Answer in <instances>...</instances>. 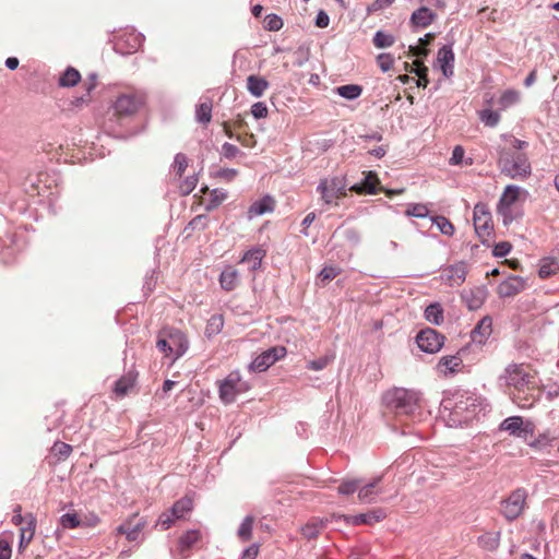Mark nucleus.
<instances>
[{"label": "nucleus", "instance_id": "nucleus-1", "mask_svg": "<svg viewBox=\"0 0 559 559\" xmlns=\"http://www.w3.org/2000/svg\"><path fill=\"white\" fill-rule=\"evenodd\" d=\"M506 384L510 389L513 402L521 408L533 406L537 400L536 371L528 366L510 365L506 369Z\"/></svg>", "mask_w": 559, "mask_h": 559}, {"label": "nucleus", "instance_id": "nucleus-2", "mask_svg": "<svg viewBox=\"0 0 559 559\" xmlns=\"http://www.w3.org/2000/svg\"><path fill=\"white\" fill-rule=\"evenodd\" d=\"M501 139L506 142V145L498 151V165L501 173L512 179H524L528 177L532 170L531 163L526 154L520 152L525 150L528 143L511 134H503Z\"/></svg>", "mask_w": 559, "mask_h": 559}, {"label": "nucleus", "instance_id": "nucleus-3", "mask_svg": "<svg viewBox=\"0 0 559 559\" xmlns=\"http://www.w3.org/2000/svg\"><path fill=\"white\" fill-rule=\"evenodd\" d=\"M388 406L394 411L397 416H413L419 408V396L416 392L405 389H395L393 392L388 393Z\"/></svg>", "mask_w": 559, "mask_h": 559}, {"label": "nucleus", "instance_id": "nucleus-4", "mask_svg": "<svg viewBox=\"0 0 559 559\" xmlns=\"http://www.w3.org/2000/svg\"><path fill=\"white\" fill-rule=\"evenodd\" d=\"M218 395L224 404H231L237 396L250 390V384L243 381L239 371H231L226 378L217 382Z\"/></svg>", "mask_w": 559, "mask_h": 559}, {"label": "nucleus", "instance_id": "nucleus-5", "mask_svg": "<svg viewBox=\"0 0 559 559\" xmlns=\"http://www.w3.org/2000/svg\"><path fill=\"white\" fill-rule=\"evenodd\" d=\"M317 191L321 200L328 205H338V201L346 197L347 183L344 177L334 176L320 180Z\"/></svg>", "mask_w": 559, "mask_h": 559}, {"label": "nucleus", "instance_id": "nucleus-6", "mask_svg": "<svg viewBox=\"0 0 559 559\" xmlns=\"http://www.w3.org/2000/svg\"><path fill=\"white\" fill-rule=\"evenodd\" d=\"M145 99L141 92L121 94L114 104V114L119 119L131 117L145 105Z\"/></svg>", "mask_w": 559, "mask_h": 559}, {"label": "nucleus", "instance_id": "nucleus-7", "mask_svg": "<svg viewBox=\"0 0 559 559\" xmlns=\"http://www.w3.org/2000/svg\"><path fill=\"white\" fill-rule=\"evenodd\" d=\"M527 491L518 488L501 501V513L508 521L518 519L526 508Z\"/></svg>", "mask_w": 559, "mask_h": 559}, {"label": "nucleus", "instance_id": "nucleus-8", "mask_svg": "<svg viewBox=\"0 0 559 559\" xmlns=\"http://www.w3.org/2000/svg\"><path fill=\"white\" fill-rule=\"evenodd\" d=\"M473 221L476 234L481 242H485L493 231L491 214L486 204L478 203L475 205Z\"/></svg>", "mask_w": 559, "mask_h": 559}, {"label": "nucleus", "instance_id": "nucleus-9", "mask_svg": "<svg viewBox=\"0 0 559 559\" xmlns=\"http://www.w3.org/2000/svg\"><path fill=\"white\" fill-rule=\"evenodd\" d=\"M533 424L524 421L521 416H511L506 418L499 426L500 431H508L510 436L526 440L533 435Z\"/></svg>", "mask_w": 559, "mask_h": 559}, {"label": "nucleus", "instance_id": "nucleus-10", "mask_svg": "<svg viewBox=\"0 0 559 559\" xmlns=\"http://www.w3.org/2000/svg\"><path fill=\"white\" fill-rule=\"evenodd\" d=\"M418 347L426 353H437L444 343V336L433 329L420 331L416 337Z\"/></svg>", "mask_w": 559, "mask_h": 559}, {"label": "nucleus", "instance_id": "nucleus-11", "mask_svg": "<svg viewBox=\"0 0 559 559\" xmlns=\"http://www.w3.org/2000/svg\"><path fill=\"white\" fill-rule=\"evenodd\" d=\"M285 355V347H272L255 357V359L250 364V370L259 372L264 371Z\"/></svg>", "mask_w": 559, "mask_h": 559}, {"label": "nucleus", "instance_id": "nucleus-12", "mask_svg": "<svg viewBox=\"0 0 559 559\" xmlns=\"http://www.w3.org/2000/svg\"><path fill=\"white\" fill-rule=\"evenodd\" d=\"M467 267L464 262L445 266L441 271V280L449 286H461L466 278Z\"/></svg>", "mask_w": 559, "mask_h": 559}, {"label": "nucleus", "instance_id": "nucleus-13", "mask_svg": "<svg viewBox=\"0 0 559 559\" xmlns=\"http://www.w3.org/2000/svg\"><path fill=\"white\" fill-rule=\"evenodd\" d=\"M522 193L520 187L510 185L507 186L498 204V212L507 219L511 218V207L519 200Z\"/></svg>", "mask_w": 559, "mask_h": 559}, {"label": "nucleus", "instance_id": "nucleus-14", "mask_svg": "<svg viewBox=\"0 0 559 559\" xmlns=\"http://www.w3.org/2000/svg\"><path fill=\"white\" fill-rule=\"evenodd\" d=\"M145 524V521L138 519V515L134 514L120 526H118L117 532L118 534L126 535L128 540L135 542L140 538Z\"/></svg>", "mask_w": 559, "mask_h": 559}, {"label": "nucleus", "instance_id": "nucleus-15", "mask_svg": "<svg viewBox=\"0 0 559 559\" xmlns=\"http://www.w3.org/2000/svg\"><path fill=\"white\" fill-rule=\"evenodd\" d=\"M60 523L64 528L95 526L99 523V518L96 515H92L91 518L84 516V519H82L75 512H68L61 516Z\"/></svg>", "mask_w": 559, "mask_h": 559}, {"label": "nucleus", "instance_id": "nucleus-16", "mask_svg": "<svg viewBox=\"0 0 559 559\" xmlns=\"http://www.w3.org/2000/svg\"><path fill=\"white\" fill-rule=\"evenodd\" d=\"M166 336H168L171 350L176 357H180L188 349V340L183 332L173 328H165Z\"/></svg>", "mask_w": 559, "mask_h": 559}, {"label": "nucleus", "instance_id": "nucleus-17", "mask_svg": "<svg viewBox=\"0 0 559 559\" xmlns=\"http://www.w3.org/2000/svg\"><path fill=\"white\" fill-rule=\"evenodd\" d=\"M492 333V320L490 317H484L471 333V338L476 344H484Z\"/></svg>", "mask_w": 559, "mask_h": 559}, {"label": "nucleus", "instance_id": "nucleus-18", "mask_svg": "<svg viewBox=\"0 0 559 559\" xmlns=\"http://www.w3.org/2000/svg\"><path fill=\"white\" fill-rule=\"evenodd\" d=\"M138 374L130 371L121 376L114 385L112 392L117 399H122L133 389Z\"/></svg>", "mask_w": 559, "mask_h": 559}, {"label": "nucleus", "instance_id": "nucleus-19", "mask_svg": "<svg viewBox=\"0 0 559 559\" xmlns=\"http://www.w3.org/2000/svg\"><path fill=\"white\" fill-rule=\"evenodd\" d=\"M524 281L519 276H510L498 286V294L501 297H512L524 289Z\"/></svg>", "mask_w": 559, "mask_h": 559}, {"label": "nucleus", "instance_id": "nucleus-20", "mask_svg": "<svg viewBox=\"0 0 559 559\" xmlns=\"http://www.w3.org/2000/svg\"><path fill=\"white\" fill-rule=\"evenodd\" d=\"M142 45V38L138 34H124L116 41V48L122 53H132L136 51Z\"/></svg>", "mask_w": 559, "mask_h": 559}, {"label": "nucleus", "instance_id": "nucleus-21", "mask_svg": "<svg viewBox=\"0 0 559 559\" xmlns=\"http://www.w3.org/2000/svg\"><path fill=\"white\" fill-rule=\"evenodd\" d=\"M438 63L443 74L449 78L453 74L454 53L450 46H443L438 51Z\"/></svg>", "mask_w": 559, "mask_h": 559}, {"label": "nucleus", "instance_id": "nucleus-22", "mask_svg": "<svg viewBox=\"0 0 559 559\" xmlns=\"http://www.w3.org/2000/svg\"><path fill=\"white\" fill-rule=\"evenodd\" d=\"M436 16V13L429 8L420 7L413 12L411 23L417 27H427L435 21Z\"/></svg>", "mask_w": 559, "mask_h": 559}, {"label": "nucleus", "instance_id": "nucleus-23", "mask_svg": "<svg viewBox=\"0 0 559 559\" xmlns=\"http://www.w3.org/2000/svg\"><path fill=\"white\" fill-rule=\"evenodd\" d=\"M219 284L224 290L231 292L239 284V273L234 266H227L221 273Z\"/></svg>", "mask_w": 559, "mask_h": 559}, {"label": "nucleus", "instance_id": "nucleus-24", "mask_svg": "<svg viewBox=\"0 0 559 559\" xmlns=\"http://www.w3.org/2000/svg\"><path fill=\"white\" fill-rule=\"evenodd\" d=\"M275 209V201L273 198L266 195L262 198L261 200L254 202L249 207L248 214L249 217L263 215L265 213H271Z\"/></svg>", "mask_w": 559, "mask_h": 559}, {"label": "nucleus", "instance_id": "nucleus-25", "mask_svg": "<svg viewBox=\"0 0 559 559\" xmlns=\"http://www.w3.org/2000/svg\"><path fill=\"white\" fill-rule=\"evenodd\" d=\"M486 296L487 293L484 288L476 287L464 295V300L469 310H477L483 306Z\"/></svg>", "mask_w": 559, "mask_h": 559}, {"label": "nucleus", "instance_id": "nucleus-26", "mask_svg": "<svg viewBox=\"0 0 559 559\" xmlns=\"http://www.w3.org/2000/svg\"><path fill=\"white\" fill-rule=\"evenodd\" d=\"M439 368H443L444 376L460 372L463 368V360L460 356H444L439 361Z\"/></svg>", "mask_w": 559, "mask_h": 559}, {"label": "nucleus", "instance_id": "nucleus-27", "mask_svg": "<svg viewBox=\"0 0 559 559\" xmlns=\"http://www.w3.org/2000/svg\"><path fill=\"white\" fill-rule=\"evenodd\" d=\"M267 88L269 82L264 78L258 75L247 78V90L254 97H261Z\"/></svg>", "mask_w": 559, "mask_h": 559}, {"label": "nucleus", "instance_id": "nucleus-28", "mask_svg": "<svg viewBox=\"0 0 559 559\" xmlns=\"http://www.w3.org/2000/svg\"><path fill=\"white\" fill-rule=\"evenodd\" d=\"M266 252L262 248H253L243 254L240 263L246 262L249 264L251 271H257L261 266V262Z\"/></svg>", "mask_w": 559, "mask_h": 559}, {"label": "nucleus", "instance_id": "nucleus-29", "mask_svg": "<svg viewBox=\"0 0 559 559\" xmlns=\"http://www.w3.org/2000/svg\"><path fill=\"white\" fill-rule=\"evenodd\" d=\"M193 509V500L191 497H183L176 501L171 508V514L176 519H185L186 514L190 513Z\"/></svg>", "mask_w": 559, "mask_h": 559}, {"label": "nucleus", "instance_id": "nucleus-30", "mask_svg": "<svg viewBox=\"0 0 559 559\" xmlns=\"http://www.w3.org/2000/svg\"><path fill=\"white\" fill-rule=\"evenodd\" d=\"M378 183H379L378 176L374 173L369 171L367 174L362 185H360V186L355 185V186L350 187L349 190L355 191L357 193L366 192L369 194H374L377 192L376 186Z\"/></svg>", "mask_w": 559, "mask_h": 559}, {"label": "nucleus", "instance_id": "nucleus-31", "mask_svg": "<svg viewBox=\"0 0 559 559\" xmlns=\"http://www.w3.org/2000/svg\"><path fill=\"white\" fill-rule=\"evenodd\" d=\"M382 511H372L369 513L358 514L346 518V520L354 524V525H361V524H373L376 522H379L381 519H383Z\"/></svg>", "mask_w": 559, "mask_h": 559}, {"label": "nucleus", "instance_id": "nucleus-32", "mask_svg": "<svg viewBox=\"0 0 559 559\" xmlns=\"http://www.w3.org/2000/svg\"><path fill=\"white\" fill-rule=\"evenodd\" d=\"M500 533L499 532H487L478 537V545L480 548L493 551L499 547Z\"/></svg>", "mask_w": 559, "mask_h": 559}, {"label": "nucleus", "instance_id": "nucleus-33", "mask_svg": "<svg viewBox=\"0 0 559 559\" xmlns=\"http://www.w3.org/2000/svg\"><path fill=\"white\" fill-rule=\"evenodd\" d=\"M379 480H380V478L360 487V489L358 491V499L361 502L370 503V502L374 501L376 496L379 493V491L377 490V485H378Z\"/></svg>", "mask_w": 559, "mask_h": 559}, {"label": "nucleus", "instance_id": "nucleus-34", "mask_svg": "<svg viewBox=\"0 0 559 559\" xmlns=\"http://www.w3.org/2000/svg\"><path fill=\"white\" fill-rule=\"evenodd\" d=\"M476 407V400L473 397H466L465 400H461L460 402L455 403L453 407V414L461 415L464 411H466L468 414L464 417V420H468L472 414H474Z\"/></svg>", "mask_w": 559, "mask_h": 559}, {"label": "nucleus", "instance_id": "nucleus-35", "mask_svg": "<svg viewBox=\"0 0 559 559\" xmlns=\"http://www.w3.org/2000/svg\"><path fill=\"white\" fill-rule=\"evenodd\" d=\"M80 80V72L76 69L69 67L60 76L59 85L62 87H72L75 86Z\"/></svg>", "mask_w": 559, "mask_h": 559}, {"label": "nucleus", "instance_id": "nucleus-36", "mask_svg": "<svg viewBox=\"0 0 559 559\" xmlns=\"http://www.w3.org/2000/svg\"><path fill=\"white\" fill-rule=\"evenodd\" d=\"M559 271V263L555 259L546 258L540 261L538 275L540 278H547Z\"/></svg>", "mask_w": 559, "mask_h": 559}, {"label": "nucleus", "instance_id": "nucleus-37", "mask_svg": "<svg viewBox=\"0 0 559 559\" xmlns=\"http://www.w3.org/2000/svg\"><path fill=\"white\" fill-rule=\"evenodd\" d=\"M425 318L430 323L440 325L443 322V310L439 304H431L425 310Z\"/></svg>", "mask_w": 559, "mask_h": 559}, {"label": "nucleus", "instance_id": "nucleus-38", "mask_svg": "<svg viewBox=\"0 0 559 559\" xmlns=\"http://www.w3.org/2000/svg\"><path fill=\"white\" fill-rule=\"evenodd\" d=\"M336 94L340 96L346 98V99H356L358 98L362 93V87L357 84H347L342 85L335 88Z\"/></svg>", "mask_w": 559, "mask_h": 559}, {"label": "nucleus", "instance_id": "nucleus-39", "mask_svg": "<svg viewBox=\"0 0 559 559\" xmlns=\"http://www.w3.org/2000/svg\"><path fill=\"white\" fill-rule=\"evenodd\" d=\"M415 69H412L411 72H415L418 79H414L416 86L427 87L428 80V68L419 60H415L414 63Z\"/></svg>", "mask_w": 559, "mask_h": 559}, {"label": "nucleus", "instance_id": "nucleus-40", "mask_svg": "<svg viewBox=\"0 0 559 559\" xmlns=\"http://www.w3.org/2000/svg\"><path fill=\"white\" fill-rule=\"evenodd\" d=\"M201 538V534L197 530L186 532L179 538V547L181 551L189 550L194 544H197Z\"/></svg>", "mask_w": 559, "mask_h": 559}, {"label": "nucleus", "instance_id": "nucleus-41", "mask_svg": "<svg viewBox=\"0 0 559 559\" xmlns=\"http://www.w3.org/2000/svg\"><path fill=\"white\" fill-rule=\"evenodd\" d=\"M520 99V93L514 90L504 91L500 98L498 99V105L501 110L509 108L510 106L516 104Z\"/></svg>", "mask_w": 559, "mask_h": 559}, {"label": "nucleus", "instance_id": "nucleus-42", "mask_svg": "<svg viewBox=\"0 0 559 559\" xmlns=\"http://www.w3.org/2000/svg\"><path fill=\"white\" fill-rule=\"evenodd\" d=\"M197 120L203 124H207L212 119V102L201 103L195 110Z\"/></svg>", "mask_w": 559, "mask_h": 559}, {"label": "nucleus", "instance_id": "nucleus-43", "mask_svg": "<svg viewBox=\"0 0 559 559\" xmlns=\"http://www.w3.org/2000/svg\"><path fill=\"white\" fill-rule=\"evenodd\" d=\"M223 326H224L223 316L214 314L209 319V321L206 323L205 334L209 337L214 336L222 331Z\"/></svg>", "mask_w": 559, "mask_h": 559}, {"label": "nucleus", "instance_id": "nucleus-44", "mask_svg": "<svg viewBox=\"0 0 559 559\" xmlns=\"http://www.w3.org/2000/svg\"><path fill=\"white\" fill-rule=\"evenodd\" d=\"M372 43L377 48H388L394 45L395 37L392 34L378 31L373 36Z\"/></svg>", "mask_w": 559, "mask_h": 559}, {"label": "nucleus", "instance_id": "nucleus-45", "mask_svg": "<svg viewBox=\"0 0 559 559\" xmlns=\"http://www.w3.org/2000/svg\"><path fill=\"white\" fill-rule=\"evenodd\" d=\"M480 121L487 127H496L500 121V115L490 108L483 109L478 112Z\"/></svg>", "mask_w": 559, "mask_h": 559}, {"label": "nucleus", "instance_id": "nucleus-46", "mask_svg": "<svg viewBox=\"0 0 559 559\" xmlns=\"http://www.w3.org/2000/svg\"><path fill=\"white\" fill-rule=\"evenodd\" d=\"M432 222L437 225L439 231L445 236H453L455 233L454 225L444 216H435Z\"/></svg>", "mask_w": 559, "mask_h": 559}, {"label": "nucleus", "instance_id": "nucleus-47", "mask_svg": "<svg viewBox=\"0 0 559 559\" xmlns=\"http://www.w3.org/2000/svg\"><path fill=\"white\" fill-rule=\"evenodd\" d=\"M429 214V210L426 204L423 203H413L408 204L405 215L411 217L424 218Z\"/></svg>", "mask_w": 559, "mask_h": 559}, {"label": "nucleus", "instance_id": "nucleus-48", "mask_svg": "<svg viewBox=\"0 0 559 559\" xmlns=\"http://www.w3.org/2000/svg\"><path fill=\"white\" fill-rule=\"evenodd\" d=\"M338 274H341V269L337 266H325L319 273V282L322 286H325L330 281L335 278Z\"/></svg>", "mask_w": 559, "mask_h": 559}, {"label": "nucleus", "instance_id": "nucleus-49", "mask_svg": "<svg viewBox=\"0 0 559 559\" xmlns=\"http://www.w3.org/2000/svg\"><path fill=\"white\" fill-rule=\"evenodd\" d=\"M254 518L253 516H247L243 522L241 523L239 530H238V536L242 540L247 542L251 539L252 537V527H253Z\"/></svg>", "mask_w": 559, "mask_h": 559}, {"label": "nucleus", "instance_id": "nucleus-50", "mask_svg": "<svg viewBox=\"0 0 559 559\" xmlns=\"http://www.w3.org/2000/svg\"><path fill=\"white\" fill-rule=\"evenodd\" d=\"M323 528V523L322 522H318V521H314V522H310L308 524H306L302 528H301V533L302 535L308 538V539H312V538H316L318 537V535L320 534V532L322 531Z\"/></svg>", "mask_w": 559, "mask_h": 559}, {"label": "nucleus", "instance_id": "nucleus-51", "mask_svg": "<svg viewBox=\"0 0 559 559\" xmlns=\"http://www.w3.org/2000/svg\"><path fill=\"white\" fill-rule=\"evenodd\" d=\"M52 453L58 456V460H66L72 452V447L66 442L57 441L51 448Z\"/></svg>", "mask_w": 559, "mask_h": 559}, {"label": "nucleus", "instance_id": "nucleus-52", "mask_svg": "<svg viewBox=\"0 0 559 559\" xmlns=\"http://www.w3.org/2000/svg\"><path fill=\"white\" fill-rule=\"evenodd\" d=\"M165 334H166V331H165V328H164L158 333L156 346L166 356L174 355V353L171 350L169 338Z\"/></svg>", "mask_w": 559, "mask_h": 559}, {"label": "nucleus", "instance_id": "nucleus-53", "mask_svg": "<svg viewBox=\"0 0 559 559\" xmlns=\"http://www.w3.org/2000/svg\"><path fill=\"white\" fill-rule=\"evenodd\" d=\"M283 20L276 14H267L264 19V28L270 32H277L283 27Z\"/></svg>", "mask_w": 559, "mask_h": 559}, {"label": "nucleus", "instance_id": "nucleus-54", "mask_svg": "<svg viewBox=\"0 0 559 559\" xmlns=\"http://www.w3.org/2000/svg\"><path fill=\"white\" fill-rule=\"evenodd\" d=\"M35 531H36V519L33 514H26V523L24 526L21 527L20 530V535L21 536H26L28 535L29 536V539L33 540L34 536H35Z\"/></svg>", "mask_w": 559, "mask_h": 559}, {"label": "nucleus", "instance_id": "nucleus-55", "mask_svg": "<svg viewBox=\"0 0 559 559\" xmlns=\"http://www.w3.org/2000/svg\"><path fill=\"white\" fill-rule=\"evenodd\" d=\"M359 487L360 480L358 479L343 480L337 490L341 495H350L355 492Z\"/></svg>", "mask_w": 559, "mask_h": 559}, {"label": "nucleus", "instance_id": "nucleus-56", "mask_svg": "<svg viewBox=\"0 0 559 559\" xmlns=\"http://www.w3.org/2000/svg\"><path fill=\"white\" fill-rule=\"evenodd\" d=\"M187 167H188V158H187V156L185 154H182V153H178L175 156V163H174V169H175L176 175L181 177L183 175V173H185Z\"/></svg>", "mask_w": 559, "mask_h": 559}, {"label": "nucleus", "instance_id": "nucleus-57", "mask_svg": "<svg viewBox=\"0 0 559 559\" xmlns=\"http://www.w3.org/2000/svg\"><path fill=\"white\" fill-rule=\"evenodd\" d=\"M377 63L383 72H386L390 69H392L393 63H394V58L390 53H380L377 57Z\"/></svg>", "mask_w": 559, "mask_h": 559}, {"label": "nucleus", "instance_id": "nucleus-58", "mask_svg": "<svg viewBox=\"0 0 559 559\" xmlns=\"http://www.w3.org/2000/svg\"><path fill=\"white\" fill-rule=\"evenodd\" d=\"M236 139L241 143V145L246 147H254L257 144V139L254 134L250 132H239L236 135Z\"/></svg>", "mask_w": 559, "mask_h": 559}, {"label": "nucleus", "instance_id": "nucleus-59", "mask_svg": "<svg viewBox=\"0 0 559 559\" xmlns=\"http://www.w3.org/2000/svg\"><path fill=\"white\" fill-rule=\"evenodd\" d=\"M332 359H333L332 357L323 356L318 359L310 360L308 362L307 367L310 370H316V371L322 370L332 361Z\"/></svg>", "mask_w": 559, "mask_h": 559}, {"label": "nucleus", "instance_id": "nucleus-60", "mask_svg": "<svg viewBox=\"0 0 559 559\" xmlns=\"http://www.w3.org/2000/svg\"><path fill=\"white\" fill-rule=\"evenodd\" d=\"M395 0H374L367 7V13L372 14L389 8Z\"/></svg>", "mask_w": 559, "mask_h": 559}, {"label": "nucleus", "instance_id": "nucleus-61", "mask_svg": "<svg viewBox=\"0 0 559 559\" xmlns=\"http://www.w3.org/2000/svg\"><path fill=\"white\" fill-rule=\"evenodd\" d=\"M197 182L198 179L194 176L188 177L179 187L181 194H190L194 190Z\"/></svg>", "mask_w": 559, "mask_h": 559}, {"label": "nucleus", "instance_id": "nucleus-62", "mask_svg": "<svg viewBox=\"0 0 559 559\" xmlns=\"http://www.w3.org/2000/svg\"><path fill=\"white\" fill-rule=\"evenodd\" d=\"M251 114L257 119L265 118L267 117L269 109L264 103L258 102L251 106Z\"/></svg>", "mask_w": 559, "mask_h": 559}, {"label": "nucleus", "instance_id": "nucleus-63", "mask_svg": "<svg viewBox=\"0 0 559 559\" xmlns=\"http://www.w3.org/2000/svg\"><path fill=\"white\" fill-rule=\"evenodd\" d=\"M177 519L169 512H163L157 521V525H160L163 530H168Z\"/></svg>", "mask_w": 559, "mask_h": 559}, {"label": "nucleus", "instance_id": "nucleus-64", "mask_svg": "<svg viewBox=\"0 0 559 559\" xmlns=\"http://www.w3.org/2000/svg\"><path fill=\"white\" fill-rule=\"evenodd\" d=\"M207 224L209 219L205 215H198L189 223L188 227L197 230H204Z\"/></svg>", "mask_w": 559, "mask_h": 559}]
</instances>
